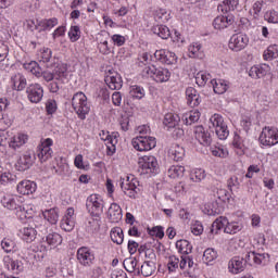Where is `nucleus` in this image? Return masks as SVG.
<instances>
[{
  "mask_svg": "<svg viewBox=\"0 0 278 278\" xmlns=\"http://www.w3.org/2000/svg\"><path fill=\"white\" fill-rule=\"evenodd\" d=\"M72 108L80 121H86V115L90 113V105L88 104V98L84 92L80 91L73 96Z\"/></svg>",
  "mask_w": 278,
  "mask_h": 278,
  "instance_id": "nucleus-1",
  "label": "nucleus"
},
{
  "mask_svg": "<svg viewBox=\"0 0 278 278\" xmlns=\"http://www.w3.org/2000/svg\"><path fill=\"white\" fill-rule=\"evenodd\" d=\"M143 77H151L157 84H164L170 79V71L164 67H155V65H148L142 71Z\"/></svg>",
  "mask_w": 278,
  "mask_h": 278,
  "instance_id": "nucleus-2",
  "label": "nucleus"
},
{
  "mask_svg": "<svg viewBox=\"0 0 278 278\" xmlns=\"http://www.w3.org/2000/svg\"><path fill=\"white\" fill-rule=\"evenodd\" d=\"M86 207L90 216L99 218L103 214V207H105L103 198L99 194L89 195L86 201Z\"/></svg>",
  "mask_w": 278,
  "mask_h": 278,
  "instance_id": "nucleus-3",
  "label": "nucleus"
},
{
  "mask_svg": "<svg viewBox=\"0 0 278 278\" xmlns=\"http://www.w3.org/2000/svg\"><path fill=\"white\" fill-rule=\"evenodd\" d=\"M210 123L212 125L210 126V128L212 129L213 127L215 129V134L219 138V140H227V138H229V128L227 127V124H225V119H223V116L214 114L210 118Z\"/></svg>",
  "mask_w": 278,
  "mask_h": 278,
  "instance_id": "nucleus-4",
  "label": "nucleus"
},
{
  "mask_svg": "<svg viewBox=\"0 0 278 278\" xmlns=\"http://www.w3.org/2000/svg\"><path fill=\"white\" fill-rule=\"evenodd\" d=\"M156 146L157 141L155 137L139 136L132 139V147L137 151H151V149H155Z\"/></svg>",
  "mask_w": 278,
  "mask_h": 278,
  "instance_id": "nucleus-5",
  "label": "nucleus"
},
{
  "mask_svg": "<svg viewBox=\"0 0 278 278\" xmlns=\"http://www.w3.org/2000/svg\"><path fill=\"white\" fill-rule=\"evenodd\" d=\"M139 166L142 169V173L147 175H149V173L156 175L157 170H160L157 159L153 155L142 156L139 161Z\"/></svg>",
  "mask_w": 278,
  "mask_h": 278,
  "instance_id": "nucleus-6",
  "label": "nucleus"
},
{
  "mask_svg": "<svg viewBox=\"0 0 278 278\" xmlns=\"http://www.w3.org/2000/svg\"><path fill=\"white\" fill-rule=\"evenodd\" d=\"M51 147H53V139L51 138H47L41 144L38 146L36 155L41 163L51 160V155H53V150Z\"/></svg>",
  "mask_w": 278,
  "mask_h": 278,
  "instance_id": "nucleus-7",
  "label": "nucleus"
},
{
  "mask_svg": "<svg viewBox=\"0 0 278 278\" xmlns=\"http://www.w3.org/2000/svg\"><path fill=\"white\" fill-rule=\"evenodd\" d=\"M16 201H18V198H14L13 195H4L1 203L3 207H7V210H15L16 214H20V218H23V216L24 218H27V211L25 207L18 205Z\"/></svg>",
  "mask_w": 278,
  "mask_h": 278,
  "instance_id": "nucleus-8",
  "label": "nucleus"
},
{
  "mask_svg": "<svg viewBox=\"0 0 278 278\" xmlns=\"http://www.w3.org/2000/svg\"><path fill=\"white\" fill-rule=\"evenodd\" d=\"M27 99L30 103H40L45 97V89L40 84H30L26 88Z\"/></svg>",
  "mask_w": 278,
  "mask_h": 278,
  "instance_id": "nucleus-9",
  "label": "nucleus"
},
{
  "mask_svg": "<svg viewBox=\"0 0 278 278\" xmlns=\"http://www.w3.org/2000/svg\"><path fill=\"white\" fill-rule=\"evenodd\" d=\"M249 45V37L242 34H235L231 36L228 47L232 51H242Z\"/></svg>",
  "mask_w": 278,
  "mask_h": 278,
  "instance_id": "nucleus-10",
  "label": "nucleus"
},
{
  "mask_svg": "<svg viewBox=\"0 0 278 278\" xmlns=\"http://www.w3.org/2000/svg\"><path fill=\"white\" fill-rule=\"evenodd\" d=\"M154 58L159 62H162V64H167V65L177 64V54L168 50H164V49L156 50L154 52Z\"/></svg>",
  "mask_w": 278,
  "mask_h": 278,
  "instance_id": "nucleus-11",
  "label": "nucleus"
},
{
  "mask_svg": "<svg viewBox=\"0 0 278 278\" xmlns=\"http://www.w3.org/2000/svg\"><path fill=\"white\" fill-rule=\"evenodd\" d=\"M104 81L111 90H121L123 88V77H121V74L112 72V70H109V75H106Z\"/></svg>",
  "mask_w": 278,
  "mask_h": 278,
  "instance_id": "nucleus-12",
  "label": "nucleus"
},
{
  "mask_svg": "<svg viewBox=\"0 0 278 278\" xmlns=\"http://www.w3.org/2000/svg\"><path fill=\"white\" fill-rule=\"evenodd\" d=\"M77 260L81 266H92V262H94V253H92L89 248H79L77 251Z\"/></svg>",
  "mask_w": 278,
  "mask_h": 278,
  "instance_id": "nucleus-13",
  "label": "nucleus"
},
{
  "mask_svg": "<svg viewBox=\"0 0 278 278\" xmlns=\"http://www.w3.org/2000/svg\"><path fill=\"white\" fill-rule=\"evenodd\" d=\"M34 160H36V154L31 152H26L18 159L16 163L17 170H29V168L34 166Z\"/></svg>",
  "mask_w": 278,
  "mask_h": 278,
  "instance_id": "nucleus-14",
  "label": "nucleus"
},
{
  "mask_svg": "<svg viewBox=\"0 0 278 278\" xmlns=\"http://www.w3.org/2000/svg\"><path fill=\"white\" fill-rule=\"evenodd\" d=\"M233 23H236V18L232 14L219 15L213 21V27L214 29H227Z\"/></svg>",
  "mask_w": 278,
  "mask_h": 278,
  "instance_id": "nucleus-15",
  "label": "nucleus"
},
{
  "mask_svg": "<svg viewBox=\"0 0 278 278\" xmlns=\"http://www.w3.org/2000/svg\"><path fill=\"white\" fill-rule=\"evenodd\" d=\"M121 188L126 197H129L130 199H136V194L138 193V191L136 190L138 189V187H136L135 179L129 180V177H127V179L125 180L122 178Z\"/></svg>",
  "mask_w": 278,
  "mask_h": 278,
  "instance_id": "nucleus-16",
  "label": "nucleus"
},
{
  "mask_svg": "<svg viewBox=\"0 0 278 278\" xmlns=\"http://www.w3.org/2000/svg\"><path fill=\"white\" fill-rule=\"evenodd\" d=\"M268 73H270V65L266 63L254 65L249 71V75L252 77V79H262V77H266Z\"/></svg>",
  "mask_w": 278,
  "mask_h": 278,
  "instance_id": "nucleus-17",
  "label": "nucleus"
},
{
  "mask_svg": "<svg viewBox=\"0 0 278 278\" xmlns=\"http://www.w3.org/2000/svg\"><path fill=\"white\" fill-rule=\"evenodd\" d=\"M195 140L203 144V147H210L212 144V136L203 126L195 128Z\"/></svg>",
  "mask_w": 278,
  "mask_h": 278,
  "instance_id": "nucleus-18",
  "label": "nucleus"
},
{
  "mask_svg": "<svg viewBox=\"0 0 278 278\" xmlns=\"http://www.w3.org/2000/svg\"><path fill=\"white\" fill-rule=\"evenodd\" d=\"M247 266V261H244V257L235 256L232 257L228 263V268L230 273H233L235 275H238V273H242Z\"/></svg>",
  "mask_w": 278,
  "mask_h": 278,
  "instance_id": "nucleus-19",
  "label": "nucleus"
},
{
  "mask_svg": "<svg viewBox=\"0 0 278 278\" xmlns=\"http://www.w3.org/2000/svg\"><path fill=\"white\" fill-rule=\"evenodd\" d=\"M108 218L110 223H121L123 220V210L117 203H112L108 210Z\"/></svg>",
  "mask_w": 278,
  "mask_h": 278,
  "instance_id": "nucleus-20",
  "label": "nucleus"
},
{
  "mask_svg": "<svg viewBox=\"0 0 278 278\" xmlns=\"http://www.w3.org/2000/svg\"><path fill=\"white\" fill-rule=\"evenodd\" d=\"M187 103L189 108H198L201 104V96L194 87H188L186 89Z\"/></svg>",
  "mask_w": 278,
  "mask_h": 278,
  "instance_id": "nucleus-21",
  "label": "nucleus"
},
{
  "mask_svg": "<svg viewBox=\"0 0 278 278\" xmlns=\"http://www.w3.org/2000/svg\"><path fill=\"white\" fill-rule=\"evenodd\" d=\"M185 155L186 150L177 143L173 144L168 150V157H170V160H173L174 162H181Z\"/></svg>",
  "mask_w": 278,
  "mask_h": 278,
  "instance_id": "nucleus-22",
  "label": "nucleus"
},
{
  "mask_svg": "<svg viewBox=\"0 0 278 278\" xmlns=\"http://www.w3.org/2000/svg\"><path fill=\"white\" fill-rule=\"evenodd\" d=\"M181 118L177 114L167 113L164 116L163 125L164 127H167V131H170L172 129H175V127H179Z\"/></svg>",
  "mask_w": 278,
  "mask_h": 278,
  "instance_id": "nucleus-23",
  "label": "nucleus"
},
{
  "mask_svg": "<svg viewBox=\"0 0 278 278\" xmlns=\"http://www.w3.org/2000/svg\"><path fill=\"white\" fill-rule=\"evenodd\" d=\"M36 190V182L31 180H23L18 182L17 185V192L20 194H34V191Z\"/></svg>",
  "mask_w": 278,
  "mask_h": 278,
  "instance_id": "nucleus-24",
  "label": "nucleus"
},
{
  "mask_svg": "<svg viewBox=\"0 0 278 278\" xmlns=\"http://www.w3.org/2000/svg\"><path fill=\"white\" fill-rule=\"evenodd\" d=\"M211 84L215 94H225L226 90H229V83L223 79H212Z\"/></svg>",
  "mask_w": 278,
  "mask_h": 278,
  "instance_id": "nucleus-25",
  "label": "nucleus"
},
{
  "mask_svg": "<svg viewBox=\"0 0 278 278\" xmlns=\"http://www.w3.org/2000/svg\"><path fill=\"white\" fill-rule=\"evenodd\" d=\"M270 136H275L274 131H269L268 127L263 128V131L260 135V142L264 147H275V141L270 139Z\"/></svg>",
  "mask_w": 278,
  "mask_h": 278,
  "instance_id": "nucleus-26",
  "label": "nucleus"
},
{
  "mask_svg": "<svg viewBox=\"0 0 278 278\" xmlns=\"http://www.w3.org/2000/svg\"><path fill=\"white\" fill-rule=\"evenodd\" d=\"M185 173H186V167H184L182 165H172L167 169V176L170 179H181Z\"/></svg>",
  "mask_w": 278,
  "mask_h": 278,
  "instance_id": "nucleus-27",
  "label": "nucleus"
},
{
  "mask_svg": "<svg viewBox=\"0 0 278 278\" xmlns=\"http://www.w3.org/2000/svg\"><path fill=\"white\" fill-rule=\"evenodd\" d=\"M27 139V135L18 134L11 139L9 147L16 151L17 149H21L23 144H26Z\"/></svg>",
  "mask_w": 278,
  "mask_h": 278,
  "instance_id": "nucleus-28",
  "label": "nucleus"
},
{
  "mask_svg": "<svg viewBox=\"0 0 278 278\" xmlns=\"http://www.w3.org/2000/svg\"><path fill=\"white\" fill-rule=\"evenodd\" d=\"M140 273L143 277H151V275L155 273V263H153V261H146L141 265V269L138 270V275H140Z\"/></svg>",
  "mask_w": 278,
  "mask_h": 278,
  "instance_id": "nucleus-29",
  "label": "nucleus"
},
{
  "mask_svg": "<svg viewBox=\"0 0 278 278\" xmlns=\"http://www.w3.org/2000/svg\"><path fill=\"white\" fill-rule=\"evenodd\" d=\"M176 249H178V252L182 255H190V253H192V244H190V241L185 239L176 242Z\"/></svg>",
  "mask_w": 278,
  "mask_h": 278,
  "instance_id": "nucleus-30",
  "label": "nucleus"
},
{
  "mask_svg": "<svg viewBox=\"0 0 278 278\" xmlns=\"http://www.w3.org/2000/svg\"><path fill=\"white\" fill-rule=\"evenodd\" d=\"M153 34L163 40H168L170 38V29L166 25H157L152 28Z\"/></svg>",
  "mask_w": 278,
  "mask_h": 278,
  "instance_id": "nucleus-31",
  "label": "nucleus"
},
{
  "mask_svg": "<svg viewBox=\"0 0 278 278\" xmlns=\"http://www.w3.org/2000/svg\"><path fill=\"white\" fill-rule=\"evenodd\" d=\"M22 240L25 242H34L36 240L37 231L34 227H25L21 230Z\"/></svg>",
  "mask_w": 278,
  "mask_h": 278,
  "instance_id": "nucleus-32",
  "label": "nucleus"
},
{
  "mask_svg": "<svg viewBox=\"0 0 278 278\" xmlns=\"http://www.w3.org/2000/svg\"><path fill=\"white\" fill-rule=\"evenodd\" d=\"M227 225H229V219H227V217L217 218L211 226V233H218V231H220V229H225Z\"/></svg>",
  "mask_w": 278,
  "mask_h": 278,
  "instance_id": "nucleus-33",
  "label": "nucleus"
},
{
  "mask_svg": "<svg viewBox=\"0 0 278 278\" xmlns=\"http://www.w3.org/2000/svg\"><path fill=\"white\" fill-rule=\"evenodd\" d=\"M43 217L50 225H55L60 218V214L58 213V208H49L43 211Z\"/></svg>",
  "mask_w": 278,
  "mask_h": 278,
  "instance_id": "nucleus-34",
  "label": "nucleus"
},
{
  "mask_svg": "<svg viewBox=\"0 0 278 278\" xmlns=\"http://www.w3.org/2000/svg\"><path fill=\"white\" fill-rule=\"evenodd\" d=\"M55 25H58V18L55 17L38 22L39 31H49V29H53Z\"/></svg>",
  "mask_w": 278,
  "mask_h": 278,
  "instance_id": "nucleus-35",
  "label": "nucleus"
},
{
  "mask_svg": "<svg viewBox=\"0 0 278 278\" xmlns=\"http://www.w3.org/2000/svg\"><path fill=\"white\" fill-rule=\"evenodd\" d=\"M111 240L115 244H122L125 240V235L123 233V228L115 227L111 230Z\"/></svg>",
  "mask_w": 278,
  "mask_h": 278,
  "instance_id": "nucleus-36",
  "label": "nucleus"
},
{
  "mask_svg": "<svg viewBox=\"0 0 278 278\" xmlns=\"http://www.w3.org/2000/svg\"><path fill=\"white\" fill-rule=\"evenodd\" d=\"M9 184H16V175L10 172H0V186H8Z\"/></svg>",
  "mask_w": 278,
  "mask_h": 278,
  "instance_id": "nucleus-37",
  "label": "nucleus"
},
{
  "mask_svg": "<svg viewBox=\"0 0 278 278\" xmlns=\"http://www.w3.org/2000/svg\"><path fill=\"white\" fill-rule=\"evenodd\" d=\"M46 242H48L50 247H53L55 249V247H59V244H62V236L58 232L49 233L46 237Z\"/></svg>",
  "mask_w": 278,
  "mask_h": 278,
  "instance_id": "nucleus-38",
  "label": "nucleus"
},
{
  "mask_svg": "<svg viewBox=\"0 0 278 278\" xmlns=\"http://www.w3.org/2000/svg\"><path fill=\"white\" fill-rule=\"evenodd\" d=\"M216 257H218L216 250L208 248L204 251L202 261L204 264L210 265V263L214 262Z\"/></svg>",
  "mask_w": 278,
  "mask_h": 278,
  "instance_id": "nucleus-39",
  "label": "nucleus"
},
{
  "mask_svg": "<svg viewBox=\"0 0 278 278\" xmlns=\"http://www.w3.org/2000/svg\"><path fill=\"white\" fill-rule=\"evenodd\" d=\"M201 118V113L199 111L191 112L182 117L185 125H192L198 123Z\"/></svg>",
  "mask_w": 278,
  "mask_h": 278,
  "instance_id": "nucleus-40",
  "label": "nucleus"
},
{
  "mask_svg": "<svg viewBox=\"0 0 278 278\" xmlns=\"http://www.w3.org/2000/svg\"><path fill=\"white\" fill-rule=\"evenodd\" d=\"M264 60H275L278 58V46H269L263 53Z\"/></svg>",
  "mask_w": 278,
  "mask_h": 278,
  "instance_id": "nucleus-41",
  "label": "nucleus"
},
{
  "mask_svg": "<svg viewBox=\"0 0 278 278\" xmlns=\"http://www.w3.org/2000/svg\"><path fill=\"white\" fill-rule=\"evenodd\" d=\"M205 210L207 211L206 214L208 216H216V214H220L222 212L220 204L218 203V201H213L208 203Z\"/></svg>",
  "mask_w": 278,
  "mask_h": 278,
  "instance_id": "nucleus-42",
  "label": "nucleus"
},
{
  "mask_svg": "<svg viewBox=\"0 0 278 278\" xmlns=\"http://www.w3.org/2000/svg\"><path fill=\"white\" fill-rule=\"evenodd\" d=\"M123 266L127 273H136V266H138V261L135 257L125 258Z\"/></svg>",
  "mask_w": 278,
  "mask_h": 278,
  "instance_id": "nucleus-43",
  "label": "nucleus"
},
{
  "mask_svg": "<svg viewBox=\"0 0 278 278\" xmlns=\"http://www.w3.org/2000/svg\"><path fill=\"white\" fill-rule=\"evenodd\" d=\"M1 248L3 249V251L5 253H12V251H14V249H16V242L12 239L4 238L1 241Z\"/></svg>",
  "mask_w": 278,
  "mask_h": 278,
  "instance_id": "nucleus-44",
  "label": "nucleus"
},
{
  "mask_svg": "<svg viewBox=\"0 0 278 278\" xmlns=\"http://www.w3.org/2000/svg\"><path fill=\"white\" fill-rule=\"evenodd\" d=\"M241 230H242V226L238 225V223L236 222H232V223L228 222V224H226L224 228V232L230 233V235L238 233V231H241Z\"/></svg>",
  "mask_w": 278,
  "mask_h": 278,
  "instance_id": "nucleus-45",
  "label": "nucleus"
},
{
  "mask_svg": "<svg viewBox=\"0 0 278 278\" xmlns=\"http://www.w3.org/2000/svg\"><path fill=\"white\" fill-rule=\"evenodd\" d=\"M68 36L72 42H77V40L81 38V30H79V26H72L68 31Z\"/></svg>",
  "mask_w": 278,
  "mask_h": 278,
  "instance_id": "nucleus-46",
  "label": "nucleus"
},
{
  "mask_svg": "<svg viewBox=\"0 0 278 278\" xmlns=\"http://www.w3.org/2000/svg\"><path fill=\"white\" fill-rule=\"evenodd\" d=\"M190 179L191 181H195V184L203 181V179H205V170L195 169L193 173L190 174Z\"/></svg>",
  "mask_w": 278,
  "mask_h": 278,
  "instance_id": "nucleus-47",
  "label": "nucleus"
},
{
  "mask_svg": "<svg viewBox=\"0 0 278 278\" xmlns=\"http://www.w3.org/2000/svg\"><path fill=\"white\" fill-rule=\"evenodd\" d=\"M52 74H54V79L60 80L62 77H66V66L64 65H58Z\"/></svg>",
  "mask_w": 278,
  "mask_h": 278,
  "instance_id": "nucleus-48",
  "label": "nucleus"
},
{
  "mask_svg": "<svg viewBox=\"0 0 278 278\" xmlns=\"http://www.w3.org/2000/svg\"><path fill=\"white\" fill-rule=\"evenodd\" d=\"M130 94H131V97H134V99H143L144 88H142L140 86H132L131 90H130Z\"/></svg>",
  "mask_w": 278,
  "mask_h": 278,
  "instance_id": "nucleus-49",
  "label": "nucleus"
},
{
  "mask_svg": "<svg viewBox=\"0 0 278 278\" xmlns=\"http://www.w3.org/2000/svg\"><path fill=\"white\" fill-rule=\"evenodd\" d=\"M62 227L65 229V231H71L73 227L75 226V222H73L72 217L64 216L61 220Z\"/></svg>",
  "mask_w": 278,
  "mask_h": 278,
  "instance_id": "nucleus-50",
  "label": "nucleus"
},
{
  "mask_svg": "<svg viewBox=\"0 0 278 278\" xmlns=\"http://www.w3.org/2000/svg\"><path fill=\"white\" fill-rule=\"evenodd\" d=\"M227 186L230 192H233V188L235 190H238V188H240V181L238 180V177L236 176L230 177L227 181Z\"/></svg>",
  "mask_w": 278,
  "mask_h": 278,
  "instance_id": "nucleus-51",
  "label": "nucleus"
},
{
  "mask_svg": "<svg viewBox=\"0 0 278 278\" xmlns=\"http://www.w3.org/2000/svg\"><path fill=\"white\" fill-rule=\"evenodd\" d=\"M244 141L242 140V137H240V135H238V132H235V137L232 140V144L235 147V149H239L240 151H242V149H244Z\"/></svg>",
  "mask_w": 278,
  "mask_h": 278,
  "instance_id": "nucleus-52",
  "label": "nucleus"
},
{
  "mask_svg": "<svg viewBox=\"0 0 278 278\" xmlns=\"http://www.w3.org/2000/svg\"><path fill=\"white\" fill-rule=\"evenodd\" d=\"M46 110L48 114H55L58 111V103L55 100H48L46 103Z\"/></svg>",
  "mask_w": 278,
  "mask_h": 278,
  "instance_id": "nucleus-53",
  "label": "nucleus"
},
{
  "mask_svg": "<svg viewBox=\"0 0 278 278\" xmlns=\"http://www.w3.org/2000/svg\"><path fill=\"white\" fill-rule=\"evenodd\" d=\"M150 236H155L156 238H164V227L162 226H155L150 230Z\"/></svg>",
  "mask_w": 278,
  "mask_h": 278,
  "instance_id": "nucleus-54",
  "label": "nucleus"
},
{
  "mask_svg": "<svg viewBox=\"0 0 278 278\" xmlns=\"http://www.w3.org/2000/svg\"><path fill=\"white\" fill-rule=\"evenodd\" d=\"M191 231L193 236H201L203 233V224L201 222H194L191 226Z\"/></svg>",
  "mask_w": 278,
  "mask_h": 278,
  "instance_id": "nucleus-55",
  "label": "nucleus"
},
{
  "mask_svg": "<svg viewBox=\"0 0 278 278\" xmlns=\"http://www.w3.org/2000/svg\"><path fill=\"white\" fill-rule=\"evenodd\" d=\"M30 66V73H33V75H35L36 77H41L42 75V68H40V65H38L37 62H31L29 64Z\"/></svg>",
  "mask_w": 278,
  "mask_h": 278,
  "instance_id": "nucleus-56",
  "label": "nucleus"
},
{
  "mask_svg": "<svg viewBox=\"0 0 278 278\" xmlns=\"http://www.w3.org/2000/svg\"><path fill=\"white\" fill-rule=\"evenodd\" d=\"M53 55V52L49 48H43L41 50V61L47 63L51 62V56Z\"/></svg>",
  "mask_w": 278,
  "mask_h": 278,
  "instance_id": "nucleus-57",
  "label": "nucleus"
},
{
  "mask_svg": "<svg viewBox=\"0 0 278 278\" xmlns=\"http://www.w3.org/2000/svg\"><path fill=\"white\" fill-rule=\"evenodd\" d=\"M212 155H214V157H227L229 152L223 148H215L212 150Z\"/></svg>",
  "mask_w": 278,
  "mask_h": 278,
  "instance_id": "nucleus-58",
  "label": "nucleus"
},
{
  "mask_svg": "<svg viewBox=\"0 0 278 278\" xmlns=\"http://www.w3.org/2000/svg\"><path fill=\"white\" fill-rule=\"evenodd\" d=\"M197 84H200V86H205L207 81H210V74H201L199 73L195 77Z\"/></svg>",
  "mask_w": 278,
  "mask_h": 278,
  "instance_id": "nucleus-59",
  "label": "nucleus"
},
{
  "mask_svg": "<svg viewBox=\"0 0 278 278\" xmlns=\"http://www.w3.org/2000/svg\"><path fill=\"white\" fill-rule=\"evenodd\" d=\"M179 267V258L177 256H169L168 269L170 273L175 270V268Z\"/></svg>",
  "mask_w": 278,
  "mask_h": 278,
  "instance_id": "nucleus-60",
  "label": "nucleus"
},
{
  "mask_svg": "<svg viewBox=\"0 0 278 278\" xmlns=\"http://www.w3.org/2000/svg\"><path fill=\"white\" fill-rule=\"evenodd\" d=\"M252 260H253L254 264H262V262H264V260H266V254H260V253L252 252Z\"/></svg>",
  "mask_w": 278,
  "mask_h": 278,
  "instance_id": "nucleus-61",
  "label": "nucleus"
},
{
  "mask_svg": "<svg viewBox=\"0 0 278 278\" xmlns=\"http://www.w3.org/2000/svg\"><path fill=\"white\" fill-rule=\"evenodd\" d=\"M112 41L117 47H123V45H125V38L122 35H113L112 36Z\"/></svg>",
  "mask_w": 278,
  "mask_h": 278,
  "instance_id": "nucleus-62",
  "label": "nucleus"
},
{
  "mask_svg": "<svg viewBox=\"0 0 278 278\" xmlns=\"http://www.w3.org/2000/svg\"><path fill=\"white\" fill-rule=\"evenodd\" d=\"M138 242L134 241V240H129L128 241V251L130 253V255H134V253H136L138 251Z\"/></svg>",
  "mask_w": 278,
  "mask_h": 278,
  "instance_id": "nucleus-63",
  "label": "nucleus"
},
{
  "mask_svg": "<svg viewBox=\"0 0 278 278\" xmlns=\"http://www.w3.org/2000/svg\"><path fill=\"white\" fill-rule=\"evenodd\" d=\"M173 131H172V136L173 138H176V139H179L184 136V128H179V127H175V128H172Z\"/></svg>",
  "mask_w": 278,
  "mask_h": 278,
  "instance_id": "nucleus-64",
  "label": "nucleus"
}]
</instances>
